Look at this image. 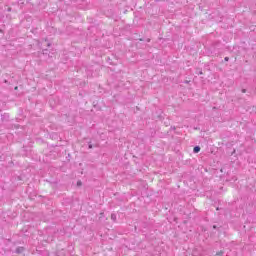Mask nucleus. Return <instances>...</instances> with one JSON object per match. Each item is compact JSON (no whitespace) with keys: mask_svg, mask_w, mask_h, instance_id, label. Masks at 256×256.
I'll list each match as a JSON object with an SVG mask.
<instances>
[{"mask_svg":"<svg viewBox=\"0 0 256 256\" xmlns=\"http://www.w3.org/2000/svg\"><path fill=\"white\" fill-rule=\"evenodd\" d=\"M111 220L114 221V223H116L117 222V214L112 213L111 214Z\"/></svg>","mask_w":256,"mask_h":256,"instance_id":"nucleus-1","label":"nucleus"},{"mask_svg":"<svg viewBox=\"0 0 256 256\" xmlns=\"http://www.w3.org/2000/svg\"><path fill=\"white\" fill-rule=\"evenodd\" d=\"M199 151H201V147L195 146L193 149V153H199Z\"/></svg>","mask_w":256,"mask_h":256,"instance_id":"nucleus-2","label":"nucleus"},{"mask_svg":"<svg viewBox=\"0 0 256 256\" xmlns=\"http://www.w3.org/2000/svg\"><path fill=\"white\" fill-rule=\"evenodd\" d=\"M81 185H83V183L81 182V180H79V181L77 182V186H78V187H81Z\"/></svg>","mask_w":256,"mask_h":256,"instance_id":"nucleus-3","label":"nucleus"},{"mask_svg":"<svg viewBox=\"0 0 256 256\" xmlns=\"http://www.w3.org/2000/svg\"><path fill=\"white\" fill-rule=\"evenodd\" d=\"M89 149H93V144H89Z\"/></svg>","mask_w":256,"mask_h":256,"instance_id":"nucleus-4","label":"nucleus"},{"mask_svg":"<svg viewBox=\"0 0 256 256\" xmlns=\"http://www.w3.org/2000/svg\"><path fill=\"white\" fill-rule=\"evenodd\" d=\"M242 93H247V89H242Z\"/></svg>","mask_w":256,"mask_h":256,"instance_id":"nucleus-5","label":"nucleus"},{"mask_svg":"<svg viewBox=\"0 0 256 256\" xmlns=\"http://www.w3.org/2000/svg\"><path fill=\"white\" fill-rule=\"evenodd\" d=\"M224 60H225V61H229V57H225Z\"/></svg>","mask_w":256,"mask_h":256,"instance_id":"nucleus-6","label":"nucleus"},{"mask_svg":"<svg viewBox=\"0 0 256 256\" xmlns=\"http://www.w3.org/2000/svg\"><path fill=\"white\" fill-rule=\"evenodd\" d=\"M16 253H21V250H19V248L16 250Z\"/></svg>","mask_w":256,"mask_h":256,"instance_id":"nucleus-7","label":"nucleus"},{"mask_svg":"<svg viewBox=\"0 0 256 256\" xmlns=\"http://www.w3.org/2000/svg\"><path fill=\"white\" fill-rule=\"evenodd\" d=\"M213 229H217V226H213Z\"/></svg>","mask_w":256,"mask_h":256,"instance_id":"nucleus-8","label":"nucleus"},{"mask_svg":"<svg viewBox=\"0 0 256 256\" xmlns=\"http://www.w3.org/2000/svg\"><path fill=\"white\" fill-rule=\"evenodd\" d=\"M200 75H203V72H202V71H200Z\"/></svg>","mask_w":256,"mask_h":256,"instance_id":"nucleus-9","label":"nucleus"}]
</instances>
